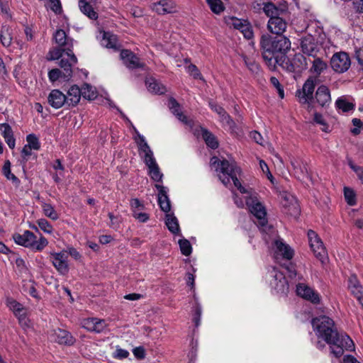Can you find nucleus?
Segmentation results:
<instances>
[{"label": "nucleus", "instance_id": "f257e3e1", "mask_svg": "<svg viewBox=\"0 0 363 363\" xmlns=\"http://www.w3.org/2000/svg\"><path fill=\"white\" fill-rule=\"evenodd\" d=\"M313 329L318 338L330 345V352L335 357H341L344 350L353 351L354 343L345 333L339 332L335 321L328 316L320 315L312 319Z\"/></svg>", "mask_w": 363, "mask_h": 363}, {"label": "nucleus", "instance_id": "f03ea898", "mask_svg": "<svg viewBox=\"0 0 363 363\" xmlns=\"http://www.w3.org/2000/svg\"><path fill=\"white\" fill-rule=\"evenodd\" d=\"M262 57L271 70L277 68L279 60L291 48V41L284 35L272 37L269 35H263L260 40Z\"/></svg>", "mask_w": 363, "mask_h": 363}, {"label": "nucleus", "instance_id": "7ed1b4c3", "mask_svg": "<svg viewBox=\"0 0 363 363\" xmlns=\"http://www.w3.org/2000/svg\"><path fill=\"white\" fill-rule=\"evenodd\" d=\"M212 164H217L216 172L221 182L227 186L230 183V180L233 182L235 187L242 194H247L248 191L242 186L240 182L237 177L240 173V169L237 166L234 160L228 161L227 160H220L217 157H213L211 160Z\"/></svg>", "mask_w": 363, "mask_h": 363}, {"label": "nucleus", "instance_id": "20e7f679", "mask_svg": "<svg viewBox=\"0 0 363 363\" xmlns=\"http://www.w3.org/2000/svg\"><path fill=\"white\" fill-rule=\"evenodd\" d=\"M158 190L157 202L160 209L166 213L165 225L168 230L175 235H181V230L178 219L174 213H169L171 211V203L168 196V189L160 184H155Z\"/></svg>", "mask_w": 363, "mask_h": 363}, {"label": "nucleus", "instance_id": "39448f33", "mask_svg": "<svg viewBox=\"0 0 363 363\" xmlns=\"http://www.w3.org/2000/svg\"><path fill=\"white\" fill-rule=\"evenodd\" d=\"M250 213L256 218V224L263 231L267 225V211L256 195L250 194L245 200Z\"/></svg>", "mask_w": 363, "mask_h": 363}, {"label": "nucleus", "instance_id": "423d86ee", "mask_svg": "<svg viewBox=\"0 0 363 363\" xmlns=\"http://www.w3.org/2000/svg\"><path fill=\"white\" fill-rule=\"evenodd\" d=\"M316 27H318L316 22H311L308 24L306 28V30L308 34L301 38L300 43L303 53L313 57H315L320 50V46L317 40L311 33L313 29Z\"/></svg>", "mask_w": 363, "mask_h": 363}, {"label": "nucleus", "instance_id": "0eeeda50", "mask_svg": "<svg viewBox=\"0 0 363 363\" xmlns=\"http://www.w3.org/2000/svg\"><path fill=\"white\" fill-rule=\"evenodd\" d=\"M268 281L272 290L277 294L286 295L289 291V284L284 274L276 267L268 271Z\"/></svg>", "mask_w": 363, "mask_h": 363}, {"label": "nucleus", "instance_id": "6e6552de", "mask_svg": "<svg viewBox=\"0 0 363 363\" xmlns=\"http://www.w3.org/2000/svg\"><path fill=\"white\" fill-rule=\"evenodd\" d=\"M308 237L310 247L314 255L322 263H324L327 258V251L322 240L318 237V234L312 230H308Z\"/></svg>", "mask_w": 363, "mask_h": 363}, {"label": "nucleus", "instance_id": "1a4fd4ad", "mask_svg": "<svg viewBox=\"0 0 363 363\" xmlns=\"http://www.w3.org/2000/svg\"><path fill=\"white\" fill-rule=\"evenodd\" d=\"M273 250L274 258L277 262L280 259L290 260L294 255V250L281 238L274 240Z\"/></svg>", "mask_w": 363, "mask_h": 363}, {"label": "nucleus", "instance_id": "9d476101", "mask_svg": "<svg viewBox=\"0 0 363 363\" xmlns=\"http://www.w3.org/2000/svg\"><path fill=\"white\" fill-rule=\"evenodd\" d=\"M138 141L137 142L138 146L139 155L143 160V162L148 167L157 163L154 157L153 152L148 145L145 137L139 133Z\"/></svg>", "mask_w": 363, "mask_h": 363}, {"label": "nucleus", "instance_id": "9b49d317", "mask_svg": "<svg viewBox=\"0 0 363 363\" xmlns=\"http://www.w3.org/2000/svg\"><path fill=\"white\" fill-rule=\"evenodd\" d=\"M330 65L334 71L338 73H343L350 67V58L345 52H336L331 58Z\"/></svg>", "mask_w": 363, "mask_h": 363}, {"label": "nucleus", "instance_id": "f8f14e48", "mask_svg": "<svg viewBox=\"0 0 363 363\" xmlns=\"http://www.w3.org/2000/svg\"><path fill=\"white\" fill-rule=\"evenodd\" d=\"M227 24L240 30L246 39L252 38L254 34L250 24L246 21L236 17H229L226 19Z\"/></svg>", "mask_w": 363, "mask_h": 363}, {"label": "nucleus", "instance_id": "ddd939ff", "mask_svg": "<svg viewBox=\"0 0 363 363\" xmlns=\"http://www.w3.org/2000/svg\"><path fill=\"white\" fill-rule=\"evenodd\" d=\"M6 306L13 313L22 325L28 326L26 308L23 306L13 298L8 297L6 300Z\"/></svg>", "mask_w": 363, "mask_h": 363}, {"label": "nucleus", "instance_id": "4468645a", "mask_svg": "<svg viewBox=\"0 0 363 363\" xmlns=\"http://www.w3.org/2000/svg\"><path fill=\"white\" fill-rule=\"evenodd\" d=\"M120 55L123 63L129 69H135L138 68L143 69H145V63L142 62L140 58L132 51L129 50H122Z\"/></svg>", "mask_w": 363, "mask_h": 363}, {"label": "nucleus", "instance_id": "2eb2a0df", "mask_svg": "<svg viewBox=\"0 0 363 363\" xmlns=\"http://www.w3.org/2000/svg\"><path fill=\"white\" fill-rule=\"evenodd\" d=\"M314 89V80L308 79L303 84L302 89H298L296 91V96L298 98L300 103L309 104L313 99Z\"/></svg>", "mask_w": 363, "mask_h": 363}, {"label": "nucleus", "instance_id": "dca6fc26", "mask_svg": "<svg viewBox=\"0 0 363 363\" xmlns=\"http://www.w3.org/2000/svg\"><path fill=\"white\" fill-rule=\"evenodd\" d=\"M66 54L69 60L62 58L59 62L60 67L63 69V78L69 79L72 76V66L77 63V58L72 52V49L66 48Z\"/></svg>", "mask_w": 363, "mask_h": 363}, {"label": "nucleus", "instance_id": "f3484780", "mask_svg": "<svg viewBox=\"0 0 363 363\" xmlns=\"http://www.w3.org/2000/svg\"><path fill=\"white\" fill-rule=\"evenodd\" d=\"M296 294L298 296L314 304L319 303L320 301L319 294L305 284H298L296 286Z\"/></svg>", "mask_w": 363, "mask_h": 363}, {"label": "nucleus", "instance_id": "a211bd4d", "mask_svg": "<svg viewBox=\"0 0 363 363\" xmlns=\"http://www.w3.org/2000/svg\"><path fill=\"white\" fill-rule=\"evenodd\" d=\"M82 326L89 332L100 333L104 332L108 324L104 319L88 318L83 320Z\"/></svg>", "mask_w": 363, "mask_h": 363}, {"label": "nucleus", "instance_id": "6ab92c4d", "mask_svg": "<svg viewBox=\"0 0 363 363\" xmlns=\"http://www.w3.org/2000/svg\"><path fill=\"white\" fill-rule=\"evenodd\" d=\"M152 9L160 15L172 13L176 11V4L173 0H160L151 5Z\"/></svg>", "mask_w": 363, "mask_h": 363}, {"label": "nucleus", "instance_id": "aec40b11", "mask_svg": "<svg viewBox=\"0 0 363 363\" xmlns=\"http://www.w3.org/2000/svg\"><path fill=\"white\" fill-rule=\"evenodd\" d=\"M52 262L61 274H66L69 271L67 255L65 252L52 254Z\"/></svg>", "mask_w": 363, "mask_h": 363}, {"label": "nucleus", "instance_id": "412c9836", "mask_svg": "<svg viewBox=\"0 0 363 363\" xmlns=\"http://www.w3.org/2000/svg\"><path fill=\"white\" fill-rule=\"evenodd\" d=\"M51 337L55 342L60 345H72L75 342L74 337L69 332L60 328L52 332Z\"/></svg>", "mask_w": 363, "mask_h": 363}, {"label": "nucleus", "instance_id": "4be33fe9", "mask_svg": "<svg viewBox=\"0 0 363 363\" xmlns=\"http://www.w3.org/2000/svg\"><path fill=\"white\" fill-rule=\"evenodd\" d=\"M48 102L50 106L58 109L64 105H67V99H66V95L59 89H53L48 96Z\"/></svg>", "mask_w": 363, "mask_h": 363}, {"label": "nucleus", "instance_id": "5701e85b", "mask_svg": "<svg viewBox=\"0 0 363 363\" xmlns=\"http://www.w3.org/2000/svg\"><path fill=\"white\" fill-rule=\"evenodd\" d=\"M290 162L293 167L294 174L298 180L303 181L306 179H310L306 164H303L300 160L294 157L291 158Z\"/></svg>", "mask_w": 363, "mask_h": 363}, {"label": "nucleus", "instance_id": "b1692460", "mask_svg": "<svg viewBox=\"0 0 363 363\" xmlns=\"http://www.w3.org/2000/svg\"><path fill=\"white\" fill-rule=\"evenodd\" d=\"M267 28L271 33L277 34V35H281L286 30V23L283 18L279 16H272L268 21Z\"/></svg>", "mask_w": 363, "mask_h": 363}, {"label": "nucleus", "instance_id": "393cba45", "mask_svg": "<svg viewBox=\"0 0 363 363\" xmlns=\"http://www.w3.org/2000/svg\"><path fill=\"white\" fill-rule=\"evenodd\" d=\"M34 238L37 237L29 230H25L23 234L16 233L13 235L14 242L26 247H30L33 244Z\"/></svg>", "mask_w": 363, "mask_h": 363}, {"label": "nucleus", "instance_id": "a878e982", "mask_svg": "<svg viewBox=\"0 0 363 363\" xmlns=\"http://www.w3.org/2000/svg\"><path fill=\"white\" fill-rule=\"evenodd\" d=\"M317 103L322 107H326L331 103L330 91L328 86H320L315 93Z\"/></svg>", "mask_w": 363, "mask_h": 363}, {"label": "nucleus", "instance_id": "bb28decb", "mask_svg": "<svg viewBox=\"0 0 363 363\" xmlns=\"http://www.w3.org/2000/svg\"><path fill=\"white\" fill-rule=\"evenodd\" d=\"M298 62L296 58L291 60L286 55H282L281 59L279 60L277 65L281 67L289 72L298 73L302 68L300 67Z\"/></svg>", "mask_w": 363, "mask_h": 363}, {"label": "nucleus", "instance_id": "cd10ccee", "mask_svg": "<svg viewBox=\"0 0 363 363\" xmlns=\"http://www.w3.org/2000/svg\"><path fill=\"white\" fill-rule=\"evenodd\" d=\"M335 107L344 113L353 111L355 108L354 100L351 96H342L336 100Z\"/></svg>", "mask_w": 363, "mask_h": 363}, {"label": "nucleus", "instance_id": "c85d7f7f", "mask_svg": "<svg viewBox=\"0 0 363 363\" xmlns=\"http://www.w3.org/2000/svg\"><path fill=\"white\" fill-rule=\"evenodd\" d=\"M96 0H79V7L80 11L91 20L98 18V13L94 10L91 3H95Z\"/></svg>", "mask_w": 363, "mask_h": 363}, {"label": "nucleus", "instance_id": "c756f323", "mask_svg": "<svg viewBox=\"0 0 363 363\" xmlns=\"http://www.w3.org/2000/svg\"><path fill=\"white\" fill-rule=\"evenodd\" d=\"M82 90L77 85L72 86L67 91L66 99H67V105L69 106H76L80 101Z\"/></svg>", "mask_w": 363, "mask_h": 363}, {"label": "nucleus", "instance_id": "7c9ffc66", "mask_svg": "<svg viewBox=\"0 0 363 363\" xmlns=\"http://www.w3.org/2000/svg\"><path fill=\"white\" fill-rule=\"evenodd\" d=\"M101 44L106 48L113 49L115 51L118 50L121 48L117 36L109 32L104 33Z\"/></svg>", "mask_w": 363, "mask_h": 363}, {"label": "nucleus", "instance_id": "2f4dec72", "mask_svg": "<svg viewBox=\"0 0 363 363\" xmlns=\"http://www.w3.org/2000/svg\"><path fill=\"white\" fill-rule=\"evenodd\" d=\"M168 107L172 113L182 123L187 124L188 121L185 115L182 112L181 106L177 100L174 98H170L168 100Z\"/></svg>", "mask_w": 363, "mask_h": 363}, {"label": "nucleus", "instance_id": "473e14b6", "mask_svg": "<svg viewBox=\"0 0 363 363\" xmlns=\"http://www.w3.org/2000/svg\"><path fill=\"white\" fill-rule=\"evenodd\" d=\"M55 43L60 46H67L72 49L73 43L72 39H68L65 30L62 29L57 30L53 35Z\"/></svg>", "mask_w": 363, "mask_h": 363}, {"label": "nucleus", "instance_id": "72a5a7b5", "mask_svg": "<svg viewBox=\"0 0 363 363\" xmlns=\"http://www.w3.org/2000/svg\"><path fill=\"white\" fill-rule=\"evenodd\" d=\"M348 287L358 301H361L363 298V287L360 285L355 276L350 277Z\"/></svg>", "mask_w": 363, "mask_h": 363}, {"label": "nucleus", "instance_id": "f704fd0d", "mask_svg": "<svg viewBox=\"0 0 363 363\" xmlns=\"http://www.w3.org/2000/svg\"><path fill=\"white\" fill-rule=\"evenodd\" d=\"M0 40L3 46L6 48H9L13 40V33L12 29L7 25H4L1 26V32H0Z\"/></svg>", "mask_w": 363, "mask_h": 363}, {"label": "nucleus", "instance_id": "c9c22d12", "mask_svg": "<svg viewBox=\"0 0 363 363\" xmlns=\"http://www.w3.org/2000/svg\"><path fill=\"white\" fill-rule=\"evenodd\" d=\"M11 162L6 160L2 167V174L8 180L11 181L16 186H18L21 184V181L16 175L11 173Z\"/></svg>", "mask_w": 363, "mask_h": 363}, {"label": "nucleus", "instance_id": "e433bc0d", "mask_svg": "<svg viewBox=\"0 0 363 363\" xmlns=\"http://www.w3.org/2000/svg\"><path fill=\"white\" fill-rule=\"evenodd\" d=\"M145 84L148 91L152 93L162 94L166 91L165 87L155 79H147Z\"/></svg>", "mask_w": 363, "mask_h": 363}, {"label": "nucleus", "instance_id": "4c0bfd02", "mask_svg": "<svg viewBox=\"0 0 363 363\" xmlns=\"http://www.w3.org/2000/svg\"><path fill=\"white\" fill-rule=\"evenodd\" d=\"M201 135L206 144L211 149H216L218 147V143L216 137L206 128H201Z\"/></svg>", "mask_w": 363, "mask_h": 363}, {"label": "nucleus", "instance_id": "58836bf2", "mask_svg": "<svg viewBox=\"0 0 363 363\" xmlns=\"http://www.w3.org/2000/svg\"><path fill=\"white\" fill-rule=\"evenodd\" d=\"M81 90L82 96L89 100H93L97 96L96 88L88 84H84L81 88Z\"/></svg>", "mask_w": 363, "mask_h": 363}, {"label": "nucleus", "instance_id": "ea45409f", "mask_svg": "<svg viewBox=\"0 0 363 363\" xmlns=\"http://www.w3.org/2000/svg\"><path fill=\"white\" fill-rule=\"evenodd\" d=\"M147 169L148 174L152 180L157 182L162 181L163 174L160 172L157 163L148 167Z\"/></svg>", "mask_w": 363, "mask_h": 363}, {"label": "nucleus", "instance_id": "a19ab883", "mask_svg": "<svg viewBox=\"0 0 363 363\" xmlns=\"http://www.w3.org/2000/svg\"><path fill=\"white\" fill-rule=\"evenodd\" d=\"M42 209L43 211V213L45 216L50 218V219L53 220H56L59 218V215L57 213V211L55 210V208L53 206H52L50 203H42Z\"/></svg>", "mask_w": 363, "mask_h": 363}, {"label": "nucleus", "instance_id": "79ce46f5", "mask_svg": "<svg viewBox=\"0 0 363 363\" xmlns=\"http://www.w3.org/2000/svg\"><path fill=\"white\" fill-rule=\"evenodd\" d=\"M311 69L317 74H320L327 68V64L319 57H314Z\"/></svg>", "mask_w": 363, "mask_h": 363}, {"label": "nucleus", "instance_id": "37998d69", "mask_svg": "<svg viewBox=\"0 0 363 363\" xmlns=\"http://www.w3.org/2000/svg\"><path fill=\"white\" fill-rule=\"evenodd\" d=\"M26 142L27 145L30 148L33 149V150H39L40 149V143L38 137L34 134L30 133L26 136Z\"/></svg>", "mask_w": 363, "mask_h": 363}, {"label": "nucleus", "instance_id": "c03bdc74", "mask_svg": "<svg viewBox=\"0 0 363 363\" xmlns=\"http://www.w3.org/2000/svg\"><path fill=\"white\" fill-rule=\"evenodd\" d=\"M344 196L348 205L354 206L356 204V194L352 188L347 186L344 188Z\"/></svg>", "mask_w": 363, "mask_h": 363}, {"label": "nucleus", "instance_id": "a18cd8bd", "mask_svg": "<svg viewBox=\"0 0 363 363\" xmlns=\"http://www.w3.org/2000/svg\"><path fill=\"white\" fill-rule=\"evenodd\" d=\"M206 2L211 10L216 14H219L224 11V6L220 0H206Z\"/></svg>", "mask_w": 363, "mask_h": 363}, {"label": "nucleus", "instance_id": "49530a36", "mask_svg": "<svg viewBox=\"0 0 363 363\" xmlns=\"http://www.w3.org/2000/svg\"><path fill=\"white\" fill-rule=\"evenodd\" d=\"M180 250L182 255L189 256L192 252V247L190 242L186 239H180L179 240Z\"/></svg>", "mask_w": 363, "mask_h": 363}, {"label": "nucleus", "instance_id": "de8ad7c7", "mask_svg": "<svg viewBox=\"0 0 363 363\" xmlns=\"http://www.w3.org/2000/svg\"><path fill=\"white\" fill-rule=\"evenodd\" d=\"M195 306L193 308L194 318L193 320L196 327L200 325L201 316L202 313V308L201 305L198 303L197 298H195Z\"/></svg>", "mask_w": 363, "mask_h": 363}, {"label": "nucleus", "instance_id": "09e8293b", "mask_svg": "<svg viewBox=\"0 0 363 363\" xmlns=\"http://www.w3.org/2000/svg\"><path fill=\"white\" fill-rule=\"evenodd\" d=\"M263 11L269 18H272V16H277L279 12V9L272 3L265 4L263 7Z\"/></svg>", "mask_w": 363, "mask_h": 363}, {"label": "nucleus", "instance_id": "8fccbe9b", "mask_svg": "<svg viewBox=\"0 0 363 363\" xmlns=\"http://www.w3.org/2000/svg\"><path fill=\"white\" fill-rule=\"evenodd\" d=\"M348 165L354 172L360 183L363 185V167L354 164L352 160L348 162Z\"/></svg>", "mask_w": 363, "mask_h": 363}, {"label": "nucleus", "instance_id": "3c124183", "mask_svg": "<svg viewBox=\"0 0 363 363\" xmlns=\"http://www.w3.org/2000/svg\"><path fill=\"white\" fill-rule=\"evenodd\" d=\"M39 228L45 233L51 234L53 231V228L51 224L45 218H40L37 220Z\"/></svg>", "mask_w": 363, "mask_h": 363}, {"label": "nucleus", "instance_id": "603ef678", "mask_svg": "<svg viewBox=\"0 0 363 363\" xmlns=\"http://www.w3.org/2000/svg\"><path fill=\"white\" fill-rule=\"evenodd\" d=\"M48 242L47 239L41 236L38 240H37L36 238H34L33 244H32L30 247L38 251H41L48 245Z\"/></svg>", "mask_w": 363, "mask_h": 363}, {"label": "nucleus", "instance_id": "864d4df0", "mask_svg": "<svg viewBox=\"0 0 363 363\" xmlns=\"http://www.w3.org/2000/svg\"><path fill=\"white\" fill-rule=\"evenodd\" d=\"M32 150L33 149L30 148L27 145H25L21 152V155L22 157L21 164H23V167H24L26 162L29 160V158L33 155Z\"/></svg>", "mask_w": 363, "mask_h": 363}, {"label": "nucleus", "instance_id": "5fc2aeb1", "mask_svg": "<svg viewBox=\"0 0 363 363\" xmlns=\"http://www.w3.org/2000/svg\"><path fill=\"white\" fill-rule=\"evenodd\" d=\"M64 51H66V48L62 49L60 48H55L50 50L48 55V60H55L60 59L62 57V52Z\"/></svg>", "mask_w": 363, "mask_h": 363}, {"label": "nucleus", "instance_id": "6e6d98bb", "mask_svg": "<svg viewBox=\"0 0 363 363\" xmlns=\"http://www.w3.org/2000/svg\"><path fill=\"white\" fill-rule=\"evenodd\" d=\"M220 117V121L223 123V125L228 126L230 128H232L235 125V123L233 120L231 118L230 115L225 111L223 113H222Z\"/></svg>", "mask_w": 363, "mask_h": 363}, {"label": "nucleus", "instance_id": "4d7b16f0", "mask_svg": "<svg viewBox=\"0 0 363 363\" xmlns=\"http://www.w3.org/2000/svg\"><path fill=\"white\" fill-rule=\"evenodd\" d=\"M130 206L133 214L135 211H142L145 208V206L138 199H132L130 201Z\"/></svg>", "mask_w": 363, "mask_h": 363}, {"label": "nucleus", "instance_id": "13d9d810", "mask_svg": "<svg viewBox=\"0 0 363 363\" xmlns=\"http://www.w3.org/2000/svg\"><path fill=\"white\" fill-rule=\"evenodd\" d=\"M270 82L277 89L279 96L281 99H283L284 97V88L279 83V79L275 77H272L270 78Z\"/></svg>", "mask_w": 363, "mask_h": 363}, {"label": "nucleus", "instance_id": "bf43d9fd", "mask_svg": "<svg viewBox=\"0 0 363 363\" xmlns=\"http://www.w3.org/2000/svg\"><path fill=\"white\" fill-rule=\"evenodd\" d=\"M314 121L316 123L320 124L323 126L321 128V130L323 131H324V132L328 131V125L327 123L325 122L322 114H320L319 113H315L314 114Z\"/></svg>", "mask_w": 363, "mask_h": 363}, {"label": "nucleus", "instance_id": "052dcab7", "mask_svg": "<svg viewBox=\"0 0 363 363\" xmlns=\"http://www.w3.org/2000/svg\"><path fill=\"white\" fill-rule=\"evenodd\" d=\"M60 77H63V72L59 69H52L48 72V78L52 82L57 81Z\"/></svg>", "mask_w": 363, "mask_h": 363}, {"label": "nucleus", "instance_id": "680f3d73", "mask_svg": "<svg viewBox=\"0 0 363 363\" xmlns=\"http://www.w3.org/2000/svg\"><path fill=\"white\" fill-rule=\"evenodd\" d=\"M286 269L290 278L295 279L296 280H301L303 279L301 275L297 274L294 265L291 263L286 266Z\"/></svg>", "mask_w": 363, "mask_h": 363}, {"label": "nucleus", "instance_id": "e2e57ef3", "mask_svg": "<svg viewBox=\"0 0 363 363\" xmlns=\"http://www.w3.org/2000/svg\"><path fill=\"white\" fill-rule=\"evenodd\" d=\"M187 72L189 73L194 79H202V76L197 68V67L195 65L191 64L189 65L187 68Z\"/></svg>", "mask_w": 363, "mask_h": 363}, {"label": "nucleus", "instance_id": "0e129e2a", "mask_svg": "<svg viewBox=\"0 0 363 363\" xmlns=\"http://www.w3.org/2000/svg\"><path fill=\"white\" fill-rule=\"evenodd\" d=\"M286 213L291 215H297L299 213L298 205L293 197H291V199L290 200L289 210L286 211Z\"/></svg>", "mask_w": 363, "mask_h": 363}, {"label": "nucleus", "instance_id": "69168bd1", "mask_svg": "<svg viewBox=\"0 0 363 363\" xmlns=\"http://www.w3.org/2000/svg\"><path fill=\"white\" fill-rule=\"evenodd\" d=\"M15 264L19 272L26 273L28 271L25 261L20 257H17L15 259Z\"/></svg>", "mask_w": 363, "mask_h": 363}, {"label": "nucleus", "instance_id": "338daca9", "mask_svg": "<svg viewBox=\"0 0 363 363\" xmlns=\"http://www.w3.org/2000/svg\"><path fill=\"white\" fill-rule=\"evenodd\" d=\"M133 216L141 223H145L150 218V216L147 213L141 212V211H135V213L133 214Z\"/></svg>", "mask_w": 363, "mask_h": 363}, {"label": "nucleus", "instance_id": "774afa93", "mask_svg": "<svg viewBox=\"0 0 363 363\" xmlns=\"http://www.w3.org/2000/svg\"><path fill=\"white\" fill-rule=\"evenodd\" d=\"M129 356V352L128 350L117 347L115 352L114 357L122 359L127 358Z\"/></svg>", "mask_w": 363, "mask_h": 363}]
</instances>
